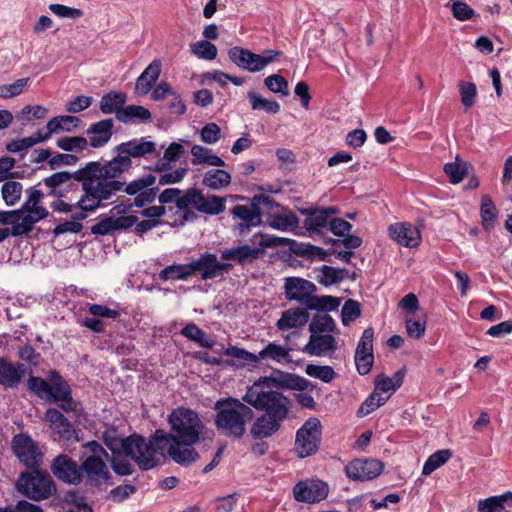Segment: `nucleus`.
I'll list each match as a JSON object with an SVG mask.
<instances>
[{
  "label": "nucleus",
  "mask_w": 512,
  "mask_h": 512,
  "mask_svg": "<svg viewBox=\"0 0 512 512\" xmlns=\"http://www.w3.org/2000/svg\"><path fill=\"white\" fill-rule=\"evenodd\" d=\"M172 433L156 431V440L161 448H167V454L180 465L195 462L199 454L194 449L204 435L206 426L198 413L190 408L178 407L168 418Z\"/></svg>",
  "instance_id": "nucleus-1"
},
{
  "label": "nucleus",
  "mask_w": 512,
  "mask_h": 512,
  "mask_svg": "<svg viewBox=\"0 0 512 512\" xmlns=\"http://www.w3.org/2000/svg\"><path fill=\"white\" fill-rule=\"evenodd\" d=\"M74 179L81 183L84 194L79 198L77 205L82 210L75 218H86L85 212L94 211L105 206L111 200L107 185L100 172V161L88 162L84 167L73 173L61 171L44 179V184L50 188H57Z\"/></svg>",
  "instance_id": "nucleus-2"
},
{
  "label": "nucleus",
  "mask_w": 512,
  "mask_h": 512,
  "mask_svg": "<svg viewBox=\"0 0 512 512\" xmlns=\"http://www.w3.org/2000/svg\"><path fill=\"white\" fill-rule=\"evenodd\" d=\"M114 150L117 156L109 161L100 162V172L105 185L108 186L111 199L123 188L124 182L118 180V177L131 169L132 158H144L154 154L157 151V144L141 138L121 143Z\"/></svg>",
  "instance_id": "nucleus-3"
},
{
  "label": "nucleus",
  "mask_w": 512,
  "mask_h": 512,
  "mask_svg": "<svg viewBox=\"0 0 512 512\" xmlns=\"http://www.w3.org/2000/svg\"><path fill=\"white\" fill-rule=\"evenodd\" d=\"M214 425L219 433L227 438L240 439L246 433L247 424L253 419L251 407L237 398L218 399L214 404Z\"/></svg>",
  "instance_id": "nucleus-4"
},
{
  "label": "nucleus",
  "mask_w": 512,
  "mask_h": 512,
  "mask_svg": "<svg viewBox=\"0 0 512 512\" xmlns=\"http://www.w3.org/2000/svg\"><path fill=\"white\" fill-rule=\"evenodd\" d=\"M274 381L271 377H261L248 387L242 400L256 410L264 411V414L283 422L288 417L291 402L281 392L271 388Z\"/></svg>",
  "instance_id": "nucleus-5"
},
{
  "label": "nucleus",
  "mask_w": 512,
  "mask_h": 512,
  "mask_svg": "<svg viewBox=\"0 0 512 512\" xmlns=\"http://www.w3.org/2000/svg\"><path fill=\"white\" fill-rule=\"evenodd\" d=\"M317 287L312 282L299 278L288 277L285 280V294L288 300H294L310 310L332 311L340 305V299L333 296L315 295Z\"/></svg>",
  "instance_id": "nucleus-6"
},
{
  "label": "nucleus",
  "mask_w": 512,
  "mask_h": 512,
  "mask_svg": "<svg viewBox=\"0 0 512 512\" xmlns=\"http://www.w3.org/2000/svg\"><path fill=\"white\" fill-rule=\"evenodd\" d=\"M155 438L156 433L149 440L136 434L125 438L124 455L131 457L143 470L154 468L167 452Z\"/></svg>",
  "instance_id": "nucleus-7"
},
{
  "label": "nucleus",
  "mask_w": 512,
  "mask_h": 512,
  "mask_svg": "<svg viewBox=\"0 0 512 512\" xmlns=\"http://www.w3.org/2000/svg\"><path fill=\"white\" fill-rule=\"evenodd\" d=\"M22 472L16 482L17 490L32 501H43L56 494V484L51 475L44 470L31 468Z\"/></svg>",
  "instance_id": "nucleus-8"
},
{
  "label": "nucleus",
  "mask_w": 512,
  "mask_h": 512,
  "mask_svg": "<svg viewBox=\"0 0 512 512\" xmlns=\"http://www.w3.org/2000/svg\"><path fill=\"white\" fill-rule=\"evenodd\" d=\"M85 452L82 455L80 470L82 478L94 486H100L110 478L109 469L104 461L108 457L106 450L96 441L87 442L84 445Z\"/></svg>",
  "instance_id": "nucleus-9"
},
{
  "label": "nucleus",
  "mask_w": 512,
  "mask_h": 512,
  "mask_svg": "<svg viewBox=\"0 0 512 512\" xmlns=\"http://www.w3.org/2000/svg\"><path fill=\"white\" fill-rule=\"evenodd\" d=\"M228 55L230 60L240 69L256 73L276 61L282 55V52L270 49L265 50L263 54H256L246 48L233 47L229 49Z\"/></svg>",
  "instance_id": "nucleus-10"
},
{
  "label": "nucleus",
  "mask_w": 512,
  "mask_h": 512,
  "mask_svg": "<svg viewBox=\"0 0 512 512\" xmlns=\"http://www.w3.org/2000/svg\"><path fill=\"white\" fill-rule=\"evenodd\" d=\"M225 203L224 197L216 195L205 197L199 190L190 189L178 200V208L180 210L194 208L204 214L218 215L225 211Z\"/></svg>",
  "instance_id": "nucleus-11"
},
{
  "label": "nucleus",
  "mask_w": 512,
  "mask_h": 512,
  "mask_svg": "<svg viewBox=\"0 0 512 512\" xmlns=\"http://www.w3.org/2000/svg\"><path fill=\"white\" fill-rule=\"evenodd\" d=\"M321 438V422L317 418H309L297 431L295 451L301 458L314 454Z\"/></svg>",
  "instance_id": "nucleus-12"
},
{
  "label": "nucleus",
  "mask_w": 512,
  "mask_h": 512,
  "mask_svg": "<svg viewBox=\"0 0 512 512\" xmlns=\"http://www.w3.org/2000/svg\"><path fill=\"white\" fill-rule=\"evenodd\" d=\"M254 245L259 246V249L264 248H272V247H280V246H289L294 253L302 255V256H310V257H320L324 259V252L321 248L310 245V244H301L298 247H294L297 243L294 240L282 237H276L269 234L259 233L253 236L251 240Z\"/></svg>",
  "instance_id": "nucleus-13"
},
{
  "label": "nucleus",
  "mask_w": 512,
  "mask_h": 512,
  "mask_svg": "<svg viewBox=\"0 0 512 512\" xmlns=\"http://www.w3.org/2000/svg\"><path fill=\"white\" fill-rule=\"evenodd\" d=\"M12 449L19 461L27 468H39L43 454L37 443L25 434L15 435L12 439Z\"/></svg>",
  "instance_id": "nucleus-14"
},
{
  "label": "nucleus",
  "mask_w": 512,
  "mask_h": 512,
  "mask_svg": "<svg viewBox=\"0 0 512 512\" xmlns=\"http://www.w3.org/2000/svg\"><path fill=\"white\" fill-rule=\"evenodd\" d=\"M329 493L327 483L319 479L299 481L293 487V497L297 502L317 503L324 500Z\"/></svg>",
  "instance_id": "nucleus-15"
},
{
  "label": "nucleus",
  "mask_w": 512,
  "mask_h": 512,
  "mask_svg": "<svg viewBox=\"0 0 512 512\" xmlns=\"http://www.w3.org/2000/svg\"><path fill=\"white\" fill-rule=\"evenodd\" d=\"M155 183L156 177L148 174L130 182L128 185L124 184L121 190H124L128 195H136L134 199L135 206L141 208L155 200L158 188L151 187Z\"/></svg>",
  "instance_id": "nucleus-16"
},
{
  "label": "nucleus",
  "mask_w": 512,
  "mask_h": 512,
  "mask_svg": "<svg viewBox=\"0 0 512 512\" xmlns=\"http://www.w3.org/2000/svg\"><path fill=\"white\" fill-rule=\"evenodd\" d=\"M50 469L53 475L60 481L78 485L82 481L80 466L69 456L61 454L52 461Z\"/></svg>",
  "instance_id": "nucleus-17"
},
{
  "label": "nucleus",
  "mask_w": 512,
  "mask_h": 512,
  "mask_svg": "<svg viewBox=\"0 0 512 512\" xmlns=\"http://www.w3.org/2000/svg\"><path fill=\"white\" fill-rule=\"evenodd\" d=\"M383 464L376 459H356L346 467V475L349 479L367 481L376 478L382 472Z\"/></svg>",
  "instance_id": "nucleus-18"
},
{
  "label": "nucleus",
  "mask_w": 512,
  "mask_h": 512,
  "mask_svg": "<svg viewBox=\"0 0 512 512\" xmlns=\"http://www.w3.org/2000/svg\"><path fill=\"white\" fill-rule=\"evenodd\" d=\"M388 234L392 240L404 247L415 248L421 243V232L411 223L391 224L388 227Z\"/></svg>",
  "instance_id": "nucleus-19"
},
{
  "label": "nucleus",
  "mask_w": 512,
  "mask_h": 512,
  "mask_svg": "<svg viewBox=\"0 0 512 512\" xmlns=\"http://www.w3.org/2000/svg\"><path fill=\"white\" fill-rule=\"evenodd\" d=\"M45 420L60 440L66 443L78 441L77 433L71 422L57 409L49 408L45 412Z\"/></svg>",
  "instance_id": "nucleus-20"
},
{
  "label": "nucleus",
  "mask_w": 512,
  "mask_h": 512,
  "mask_svg": "<svg viewBox=\"0 0 512 512\" xmlns=\"http://www.w3.org/2000/svg\"><path fill=\"white\" fill-rule=\"evenodd\" d=\"M191 265L193 273L201 272L203 280L216 278L231 268V264L219 262L217 256L211 253L201 255L198 259L192 261Z\"/></svg>",
  "instance_id": "nucleus-21"
},
{
  "label": "nucleus",
  "mask_w": 512,
  "mask_h": 512,
  "mask_svg": "<svg viewBox=\"0 0 512 512\" xmlns=\"http://www.w3.org/2000/svg\"><path fill=\"white\" fill-rule=\"evenodd\" d=\"M50 385L51 393L49 394V398H52L55 402H59L60 407L64 411H75L77 408V403L71 397L70 387L56 371L51 373Z\"/></svg>",
  "instance_id": "nucleus-22"
},
{
  "label": "nucleus",
  "mask_w": 512,
  "mask_h": 512,
  "mask_svg": "<svg viewBox=\"0 0 512 512\" xmlns=\"http://www.w3.org/2000/svg\"><path fill=\"white\" fill-rule=\"evenodd\" d=\"M337 349V341L331 334L310 333L308 343L304 346L303 352L313 356H325Z\"/></svg>",
  "instance_id": "nucleus-23"
},
{
  "label": "nucleus",
  "mask_w": 512,
  "mask_h": 512,
  "mask_svg": "<svg viewBox=\"0 0 512 512\" xmlns=\"http://www.w3.org/2000/svg\"><path fill=\"white\" fill-rule=\"evenodd\" d=\"M25 373L23 364L13 363L0 357V385L5 388H14L21 382Z\"/></svg>",
  "instance_id": "nucleus-24"
},
{
  "label": "nucleus",
  "mask_w": 512,
  "mask_h": 512,
  "mask_svg": "<svg viewBox=\"0 0 512 512\" xmlns=\"http://www.w3.org/2000/svg\"><path fill=\"white\" fill-rule=\"evenodd\" d=\"M81 120L72 115H60L51 118L44 130L42 136L45 141L51 138L53 134H60L63 132H72L79 127Z\"/></svg>",
  "instance_id": "nucleus-25"
},
{
  "label": "nucleus",
  "mask_w": 512,
  "mask_h": 512,
  "mask_svg": "<svg viewBox=\"0 0 512 512\" xmlns=\"http://www.w3.org/2000/svg\"><path fill=\"white\" fill-rule=\"evenodd\" d=\"M113 126L112 119H104L92 124L86 132L89 137L88 146L96 149L106 145L112 137Z\"/></svg>",
  "instance_id": "nucleus-26"
},
{
  "label": "nucleus",
  "mask_w": 512,
  "mask_h": 512,
  "mask_svg": "<svg viewBox=\"0 0 512 512\" xmlns=\"http://www.w3.org/2000/svg\"><path fill=\"white\" fill-rule=\"evenodd\" d=\"M17 216H15V225L11 227L12 236H20L28 234L32 231L34 225L40 220L44 219V213L42 210L30 213L23 208L17 209Z\"/></svg>",
  "instance_id": "nucleus-27"
},
{
  "label": "nucleus",
  "mask_w": 512,
  "mask_h": 512,
  "mask_svg": "<svg viewBox=\"0 0 512 512\" xmlns=\"http://www.w3.org/2000/svg\"><path fill=\"white\" fill-rule=\"evenodd\" d=\"M282 421L262 414L253 422L250 428V435L254 439H264L274 435L281 427Z\"/></svg>",
  "instance_id": "nucleus-28"
},
{
  "label": "nucleus",
  "mask_w": 512,
  "mask_h": 512,
  "mask_svg": "<svg viewBox=\"0 0 512 512\" xmlns=\"http://www.w3.org/2000/svg\"><path fill=\"white\" fill-rule=\"evenodd\" d=\"M161 61L153 60L146 69L137 78L135 89L141 95H146L150 92L153 85L158 80L161 73Z\"/></svg>",
  "instance_id": "nucleus-29"
},
{
  "label": "nucleus",
  "mask_w": 512,
  "mask_h": 512,
  "mask_svg": "<svg viewBox=\"0 0 512 512\" xmlns=\"http://www.w3.org/2000/svg\"><path fill=\"white\" fill-rule=\"evenodd\" d=\"M337 212V209L334 207L313 211L306 210L304 213L307 214V218L304 221V226L309 231H320L322 228L329 226L331 217L337 214Z\"/></svg>",
  "instance_id": "nucleus-30"
},
{
  "label": "nucleus",
  "mask_w": 512,
  "mask_h": 512,
  "mask_svg": "<svg viewBox=\"0 0 512 512\" xmlns=\"http://www.w3.org/2000/svg\"><path fill=\"white\" fill-rule=\"evenodd\" d=\"M309 314L303 308H290L282 312L281 318L277 321L276 326L279 330H288L298 328L308 322Z\"/></svg>",
  "instance_id": "nucleus-31"
},
{
  "label": "nucleus",
  "mask_w": 512,
  "mask_h": 512,
  "mask_svg": "<svg viewBox=\"0 0 512 512\" xmlns=\"http://www.w3.org/2000/svg\"><path fill=\"white\" fill-rule=\"evenodd\" d=\"M290 351V348L270 342L257 354V362L271 361L278 364L289 363L291 362Z\"/></svg>",
  "instance_id": "nucleus-32"
},
{
  "label": "nucleus",
  "mask_w": 512,
  "mask_h": 512,
  "mask_svg": "<svg viewBox=\"0 0 512 512\" xmlns=\"http://www.w3.org/2000/svg\"><path fill=\"white\" fill-rule=\"evenodd\" d=\"M192 164L208 165L212 167H223L225 161L212 152V149L195 144L191 147Z\"/></svg>",
  "instance_id": "nucleus-33"
},
{
  "label": "nucleus",
  "mask_w": 512,
  "mask_h": 512,
  "mask_svg": "<svg viewBox=\"0 0 512 512\" xmlns=\"http://www.w3.org/2000/svg\"><path fill=\"white\" fill-rule=\"evenodd\" d=\"M232 177L229 172L213 168L204 173L202 184L212 190H221L231 184Z\"/></svg>",
  "instance_id": "nucleus-34"
},
{
  "label": "nucleus",
  "mask_w": 512,
  "mask_h": 512,
  "mask_svg": "<svg viewBox=\"0 0 512 512\" xmlns=\"http://www.w3.org/2000/svg\"><path fill=\"white\" fill-rule=\"evenodd\" d=\"M262 254V249L251 248L248 245L239 246L233 249L225 250L221 257L224 260H234L240 264L254 260Z\"/></svg>",
  "instance_id": "nucleus-35"
},
{
  "label": "nucleus",
  "mask_w": 512,
  "mask_h": 512,
  "mask_svg": "<svg viewBox=\"0 0 512 512\" xmlns=\"http://www.w3.org/2000/svg\"><path fill=\"white\" fill-rule=\"evenodd\" d=\"M505 504L512 506V492L492 496L478 502V512H507Z\"/></svg>",
  "instance_id": "nucleus-36"
},
{
  "label": "nucleus",
  "mask_w": 512,
  "mask_h": 512,
  "mask_svg": "<svg viewBox=\"0 0 512 512\" xmlns=\"http://www.w3.org/2000/svg\"><path fill=\"white\" fill-rule=\"evenodd\" d=\"M126 102V94L122 92L111 91L100 100V110L104 114L114 113L117 117V113L124 108Z\"/></svg>",
  "instance_id": "nucleus-37"
},
{
  "label": "nucleus",
  "mask_w": 512,
  "mask_h": 512,
  "mask_svg": "<svg viewBox=\"0 0 512 512\" xmlns=\"http://www.w3.org/2000/svg\"><path fill=\"white\" fill-rule=\"evenodd\" d=\"M151 118L150 111L139 105L124 106L121 111L117 113V120L123 123L147 121Z\"/></svg>",
  "instance_id": "nucleus-38"
},
{
  "label": "nucleus",
  "mask_w": 512,
  "mask_h": 512,
  "mask_svg": "<svg viewBox=\"0 0 512 512\" xmlns=\"http://www.w3.org/2000/svg\"><path fill=\"white\" fill-rule=\"evenodd\" d=\"M404 375V369L397 371L391 378L385 376L384 374L378 375L374 381V390L378 393L394 392L402 385Z\"/></svg>",
  "instance_id": "nucleus-39"
},
{
  "label": "nucleus",
  "mask_w": 512,
  "mask_h": 512,
  "mask_svg": "<svg viewBox=\"0 0 512 512\" xmlns=\"http://www.w3.org/2000/svg\"><path fill=\"white\" fill-rule=\"evenodd\" d=\"M469 168V163L461 160L459 156H457L454 162L446 163L444 165V172L449 177L452 184H458L468 174Z\"/></svg>",
  "instance_id": "nucleus-40"
},
{
  "label": "nucleus",
  "mask_w": 512,
  "mask_h": 512,
  "mask_svg": "<svg viewBox=\"0 0 512 512\" xmlns=\"http://www.w3.org/2000/svg\"><path fill=\"white\" fill-rule=\"evenodd\" d=\"M193 274L194 273H193L192 265L190 262L188 264L167 266L160 272L159 278L163 281H167L170 279L185 280Z\"/></svg>",
  "instance_id": "nucleus-41"
},
{
  "label": "nucleus",
  "mask_w": 512,
  "mask_h": 512,
  "mask_svg": "<svg viewBox=\"0 0 512 512\" xmlns=\"http://www.w3.org/2000/svg\"><path fill=\"white\" fill-rule=\"evenodd\" d=\"M336 330V324L334 319L328 314L318 313L314 315L310 324L309 331L310 333H324L331 334Z\"/></svg>",
  "instance_id": "nucleus-42"
},
{
  "label": "nucleus",
  "mask_w": 512,
  "mask_h": 512,
  "mask_svg": "<svg viewBox=\"0 0 512 512\" xmlns=\"http://www.w3.org/2000/svg\"><path fill=\"white\" fill-rule=\"evenodd\" d=\"M181 334L189 340L198 343L201 347L212 348L214 345V341L194 323L187 324L182 329Z\"/></svg>",
  "instance_id": "nucleus-43"
},
{
  "label": "nucleus",
  "mask_w": 512,
  "mask_h": 512,
  "mask_svg": "<svg viewBox=\"0 0 512 512\" xmlns=\"http://www.w3.org/2000/svg\"><path fill=\"white\" fill-rule=\"evenodd\" d=\"M56 145L61 150L79 153L88 148V140L81 136H64L56 141Z\"/></svg>",
  "instance_id": "nucleus-44"
},
{
  "label": "nucleus",
  "mask_w": 512,
  "mask_h": 512,
  "mask_svg": "<svg viewBox=\"0 0 512 512\" xmlns=\"http://www.w3.org/2000/svg\"><path fill=\"white\" fill-rule=\"evenodd\" d=\"M247 95L253 110H263L270 114H277L280 111V104L277 101L263 98L255 91H249Z\"/></svg>",
  "instance_id": "nucleus-45"
},
{
  "label": "nucleus",
  "mask_w": 512,
  "mask_h": 512,
  "mask_svg": "<svg viewBox=\"0 0 512 512\" xmlns=\"http://www.w3.org/2000/svg\"><path fill=\"white\" fill-rule=\"evenodd\" d=\"M184 153V147L177 142L171 143L164 151L163 161L156 163L154 171L164 172L170 168V162L178 160Z\"/></svg>",
  "instance_id": "nucleus-46"
},
{
  "label": "nucleus",
  "mask_w": 512,
  "mask_h": 512,
  "mask_svg": "<svg viewBox=\"0 0 512 512\" xmlns=\"http://www.w3.org/2000/svg\"><path fill=\"white\" fill-rule=\"evenodd\" d=\"M268 224L273 229L289 231L295 230L298 227L299 219L294 213L289 212L272 216L268 221Z\"/></svg>",
  "instance_id": "nucleus-47"
},
{
  "label": "nucleus",
  "mask_w": 512,
  "mask_h": 512,
  "mask_svg": "<svg viewBox=\"0 0 512 512\" xmlns=\"http://www.w3.org/2000/svg\"><path fill=\"white\" fill-rule=\"evenodd\" d=\"M452 457V452L449 449L438 450L430 455L425 462L422 470L423 475H430L440 466L444 465Z\"/></svg>",
  "instance_id": "nucleus-48"
},
{
  "label": "nucleus",
  "mask_w": 512,
  "mask_h": 512,
  "mask_svg": "<svg viewBox=\"0 0 512 512\" xmlns=\"http://www.w3.org/2000/svg\"><path fill=\"white\" fill-rule=\"evenodd\" d=\"M45 142L42 136V130H38L29 137L22 138L20 140H14L7 144L6 149L11 153H17L20 151L27 150L38 143Z\"/></svg>",
  "instance_id": "nucleus-49"
},
{
  "label": "nucleus",
  "mask_w": 512,
  "mask_h": 512,
  "mask_svg": "<svg viewBox=\"0 0 512 512\" xmlns=\"http://www.w3.org/2000/svg\"><path fill=\"white\" fill-rule=\"evenodd\" d=\"M279 380L277 382L280 386L292 389V390H307L312 384L305 378L290 374V373H281Z\"/></svg>",
  "instance_id": "nucleus-50"
},
{
  "label": "nucleus",
  "mask_w": 512,
  "mask_h": 512,
  "mask_svg": "<svg viewBox=\"0 0 512 512\" xmlns=\"http://www.w3.org/2000/svg\"><path fill=\"white\" fill-rule=\"evenodd\" d=\"M22 184L17 181H6L1 188L2 197L9 206L15 205L22 195Z\"/></svg>",
  "instance_id": "nucleus-51"
},
{
  "label": "nucleus",
  "mask_w": 512,
  "mask_h": 512,
  "mask_svg": "<svg viewBox=\"0 0 512 512\" xmlns=\"http://www.w3.org/2000/svg\"><path fill=\"white\" fill-rule=\"evenodd\" d=\"M388 397L381 396L377 391H373L369 397L361 404L357 411L358 417H364L372 413L386 403Z\"/></svg>",
  "instance_id": "nucleus-52"
},
{
  "label": "nucleus",
  "mask_w": 512,
  "mask_h": 512,
  "mask_svg": "<svg viewBox=\"0 0 512 512\" xmlns=\"http://www.w3.org/2000/svg\"><path fill=\"white\" fill-rule=\"evenodd\" d=\"M232 214L251 226L260 223V212L256 207L250 208L245 205H237L232 209Z\"/></svg>",
  "instance_id": "nucleus-53"
},
{
  "label": "nucleus",
  "mask_w": 512,
  "mask_h": 512,
  "mask_svg": "<svg viewBox=\"0 0 512 512\" xmlns=\"http://www.w3.org/2000/svg\"><path fill=\"white\" fill-rule=\"evenodd\" d=\"M448 6L453 16L459 21L470 20L474 17L475 11L463 0H450Z\"/></svg>",
  "instance_id": "nucleus-54"
},
{
  "label": "nucleus",
  "mask_w": 512,
  "mask_h": 512,
  "mask_svg": "<svg viewBox=\"0 0 512 512\" xmlns=\"http://www.w3.org/2000/svg\"><path fill=\"white\" fill-rule=\"evenodd\" d=\"M305 372L308 376L319 379L326 383L331 382L336 375L332 367L315 364H308L306 366Z\"/></svg>",
  "instance_id": "nucleus-55"
},
{
  "label": "nucleus",
  "mask_w": 512,
  "mask_h": 512,
  "mask_svg": "<svg viewBox=\"0 0 512 512\" xmlns=\"http://www.w3.org/2000/svg\"><path fill=\"white\" fill-rule=\"evenodd\" d=\"M405 327L409 337L419 339L425 333L426 320L425 318L416 319L412 315L408 314L405 318Z\"/></svg>",
  "instance_id": "nucleus-56"
},
{
  "label": "nucleus",
  "mask_w": 512,
  "mask_h": 512,
  "mask_svg": "<svg viewBox=\"0 0 512 512\" xmlns=\"http://www.w3.org/2000/svg\"><path fill=\"white\" fill-rule=\"evenodd\" d=\"M191 49L194 55L205 60H213L217 56V47L206 40L196 42Z\"/></svg>",
  "instance_id": "nucleus-57"
},
{
  "label": "nucleus",
  "mask_w": 512,
  "mask_h": 512,
  "mask_svg": "<svg viewBox=\"0 0 512 512\" xmlns=\"http://www.w3.org/2000/svg\"><path fill=\"white\" fill-rule=\"evenodd\" d=\"M265 86L273 93L289 95L288 81L279 74H272L264 79Z\"/></svg>",
  "instance_id": "nucleus-58"
},
{
  "label": "nucleus",
  "mask_w": 512,
  "mask_h": 512,
  "mask_svg": "<svg viewBox=\"0 0 512 512\" xmlns=\"http://www.w3.org/2000/svg\"><path fill=\"white\" fill-rule=\"evenodd\" d=\"M458 86L463 106L465 109L471 108L475 104L477 96L476 85L472 82L459 81Z\"/></svg>",
  "instance_id": "nucleus-59"
},
{
  "label": "nucleus",
  "mask_w": 512,
  "mask_h": 512,
  "mask_svg": "<svg viewBox=\"0 0 512 512\" xmlns=\"http://www.w3.org/2000/svg\"><path fill=\"white\" fill-rule=\"evenodd\" d=\"M497 215V210L489 196L482 197L481 218L485 228L492 226Z\"/></svg>",
  "instance_id": "nucleus-60"
},
{
  "label": "nucleus",
  "mask_w": 512,
  "mask_h": 512,
  "mask_svg": "<svg viewBox=\"0 0 512 512\" xmlns=\"http://www.w3.org/2000/svg\"><path fill=\"white\" fill-rule=\"evenodd\" d=\"M222 137L221 128L214 122L207 123L200 130V139L202 142L213 145Z\"/></svg>",
  "instance_id": "nucleus-61"
},
{
  "label": "nucleus",
  "mask_w": 512,
  "mask_h": 512,
  "mask_svg": "<svg viewBox=\"0 0 512 512\" xmlns=\"http://www.w3.org/2000/svg\"><path fill=\"white\" fill-rule=\"evenodd\" d=\"M373 338L374 330L372 328L365 329L357 345L355 356L373 355Z\"/></svg>",
  "instance_id": "nucleus-62"
},
{
  "label": "nucleus",
  "mask_w": 512,
  "mask_h": 512,
  "mask_svg": "<svg viewBox=\"0 0 512 512\" xmlns=\"http://www.w3.org/2000/svg\"><path fill=\"white\" fill-rule=\"evenodd\" d=\"M28 388L42 399L49 398L51 393L50 383L40 377L31 376L28 379Z\"/></svg>",
  "instance_id": "nucleus-63"
},
{
  "label": "nucleus",
  "mask_w": 512,
  "mask_h": 512,
  "mask_svg": "<svg viewBox=\"0 0 512 512\" xmlns=\"http://www.w3.org/2000/svg\"><path fill=\"white\" fill-rule=\"evenodd\" d=\"M344 270L336 269L330 266H323L319 282L325 286L332 285L344 279Z\"/></svg>",
  "instance_id": "nucleus-64"
}]
</instances>
